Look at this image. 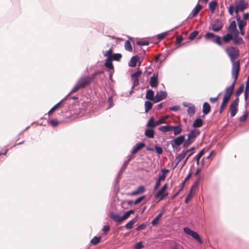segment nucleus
<instances>
[{"label": "nucleus", "mask_w": 249, "mask_h": 249, "mask_svg": "<svg viewBox=\"0 0 249 249\" xmlns=\"http://www.w3.org/2000/svg\"><path fill=\"white\" fill-rule=\"evenodd\" d=\"M62 100L55 105L48 112L49 114L52 113L61 104Z\"/></svg>", "instance_id": "3c124183"}, {"label": "nucleus", "mask_w": 249, "mask_h": 249, "mask_svg": "<svg viewBox=\"0 0 249 249\" xmlns=\"http://www.w3.org/2000/svg\"><path fill=\"white\" fill-rule=\"evenodd\" d=\"M168 195V193L167 192H164L163 190L160 189L155 194V197L156 198H159V201H160Z\"/></svg>", "instance_id": "2eb2a0df"}, {"label": "nucleus", "mask_w": 249, "mask_h": 249, "mask_svg": "<svg viewBox=\"0 0 249 249\" xmlns=\"http://www.w3.org/2000/svg\"><path fill=\"white\" fill-rule=\"evenodd\" d=\"M193 142L188 138L185 141L183 144V147L184 148H187Z\"/></svg>", "instance_id": "09e8293b"}, {"label": "nucleus", "mask_w": 249, "mask_h": 249, "mask_svg": "<svg viewBox=\"0 0 249 249\" xmlns=\"http://www.w3.org/2000/svg\"><path fill=\"white\" fill-rule=\"evenodd\" d=\"M215 35L213 33H211V32H207L205 35V37L206 39H212V40L213 38H214Z\"/></svg>", "instance_id": "49530a36"}, {"label": "nucleus", "mask_w": 249, "mask_h": 249, "mask_svg": "<svg viewBox=\"0 0 249 249\" xmlns=\"http://www.w3.org/2000/svg\"><path fill=\"white\" fill-rule=\"evenodd\" d=\"M122 55L120 53H114L112 56V59L114 60L119 61L121 59Z\"/></svg>", "instance_id": "5fc2aeb1"}, {"label": "nucleus", "mask_w": 249, "mask_h": 249, "mask_svg": "<svg viewBox=\"0 0 249 249\" xmlns=\"http://www.w3.org/2000/svg\"><path fill=\"white\" fill-rule=\"evenodd\" d=\"M171 131L173 130L174 135L179 134L182 131V126L180 124L177 125H172Z\"/></svg>", "instance_id": "f3484780"}, {"label": "nucleus", "mask_w": 249, "mask_h": 249, "mask_svg": "<svg viewBox=\"0 0 249 249\" xmlns=\"http://www.w3.org/2000/svg\"><path fill=\"white\" fill-rule=\"evenodd\" d=\"M168 35V32H166L162 33L158 35V39L160 40H161L164 38L167 35Z\"/></svg>", "instance_id": "8fccbe9b"}, {"label": "nucleus", "mask_w": 249, "mask_h": 249, "mask_svg": "<svg viewBox=\"0 0 249 249\" xmlns=\"http://www.w3.org/2000/svg\"><path fill=\"white\" fill-rule=\"evenodd\" d=\"M145 191V188L143 186H140L137 188V189L131 193V195L133 196H135L138 195L139 194L142 193Z\"/></svg>", "instance_id": "bb28decb"}, {"label": "nucleus", "mask_w": 249, "mask_h": 249, "mask_svg": "<svg viewBox=\"0 0 249 249\" xmlns=\"http://www.w3.org/2000/svg\"><path fill=\"white\" fill-rule=\"evenodd\" d=\"M237 107L238 106L231 104L230 106V111L231 117H234L236 115L238 110Z\"/></svg>", "instance_id": "b1692460"}, {"label": "nucleus", "mask_w": 249, "mask_h": 249, "mask_svg": "<svg viewBox=\"0 0 249 249\" xmlns=\"http://www.w3.org/2000/svg\"><path fill=\"white\" fill-rule=\"evenodd\" d=\"M124 48L125 49L128 51L131 52L132 51L131 44L129 41H126L124 43Z\"/></svg>", "instance_id": "a19ab883"}, {"label": "nucleus", "mask_w": 249, "mask_h": 249, "mask_svg": "<svg viewBox=\"0 0 249 249\" xmlns=\"http://www.w3.org/2000/svg\"><path fill=\"white\" fill-rule=\"evenodd\" d=\"M202 8L203 7L201 5L197 4L192 10V14L193 17L196 16Z\"/></svg>", "instance_id": "cd10ccee"}, {"label": "nucleus", "mask_w": 249, "mask_h": 249, "mask_svg": "<svg viewBox=\"0 0 249 249\" xmlns=\"http://www.w3.org/2000/svg\"><path fill=\"white\" fill-rule=\"evenodd\" d=\"M105 66L109 69H113V66L111 60H110L109 58H107L106 60V62L105 63Z\"/></svg>", "instance_id": "e433bc0d"}, {"label": "nucleus", "mask_w": 249, "mask_h": 249, "mask_svg": "<svg viewBox=\"0 0 249 249\" xmlns=\"http://www.w3.org/2000/svg\"><path fill=\"white\" fill-rule=\"evenodd\" d=\"M203 124V121L200 118L196 119L193 124V126L195 128L201 127Z\"/></svg>", "instance_id": "7c9ffc66"}, {"label": "nucleus", "mask_w": 249, "mask_h": 249, "mask_svg": "<svg viewBox=\"0 0 249 249\" xmlns=\"http://www.w3.org/2000/svg\"><path fill=\"white\" fill-rule=\"evenodd\" d=\"M220 95V93H219V94L217 95V96H216L215 97H211L210 98V101L212 103H214L217 102L219 98Z\"/></svg>", "instance_id": "680f3d73"}, {"label": "nucleus", "mask_w": 249, "mask_h": 249, "mask_svg": "<svg viewBox=\"0 0 249 249\" xmlns=\"http://www.w3.org/2000/svg\"><path fill=\"white\" fill-rule=\"evenodd\" d=\"M164 213V210H162L152 221V224L154 226L157 225L159 222V219L161 218Z\"/></svg>", "instance_id": "c85d7f7f"}, {"label": "nucleus", "mask_w": 249, "mask_h": 249, "mask_svg": "<svg viewBox=\"0 0 249 249\" xmlns=\"http://www.w3.org/2000/svg\"><path fill=\"white\" fill-rule=\"evenodd\" d=\"M101 241V237L94 236L90 241V243L93 245H96L100 243Z\"/></svg>", "instance_id": "ea45409f"}, {"label": "nucleus", "mask_w": 249, "mask_h": 249, "mask_svg": "<svg viewBox=\"0 0 249 249\" xmlns=\"http://www.w3.org/2000/svg\"><path fill=\"white\" fill-rule=\"evenodd\" d=\"M136 222V219L134 218L132 220L129 221L125 226L126 229H131L132 228L133 225Z\"/></svg>", "instance_id": "58836bf2"}, {"label": "nucleus", "mask_w": 249, "mask_h": 249, "mask_svg": "<svg viewBox=\"0 0 249 249\" xmlns=\"http://www.w3.org/2000/svg\"><path fill=\"white\" fill-rule=\"evenodd\" d=\"M195 149V147L193 146L190 149H187L186 150H183L181 153H180L176 157V160H177V162L175 166V167H176L178 164V163L185 157L187 154L189 153V151H192Z\"/></svg>", "instance_id": "423d86ee"}, {"label": "nucleus", "mask_w": 249, "mask_h": 249, "mask_svg": "<svg viewBox=\"0 0 249 249\" xmlns=\"http://www.w3.org/2000/svg\"><path fill=\"white\" fill-rule=\"evenodd\" d=\"M183 231L184 232L192 236L193 238H194L199 243L202 244V241L199 236V235L196 232V231L192 230L188 227H185L183 229Z\"/></svg>", "instance_id": "7ed1b4c3"}, {"label": "nucleus", "mask_w": 249, "mask_h": 249, "mask_svg": "<svg viewBox=\"0 0 249 249\" xmlns=\"http://www.w3.org/2000/svg\"><path fill=\"white\" fill-rule=\"evenodd\" d=\"M145 98L154 102V92L151 89H148L146 92Z\"/></svg>", "instance_id": "a878e982"}, {"label": "nucleus", "mask_w": 249, "mask_h": 249, "mask_svg": "<svg viewBox=\"0 0 249 249\" xmlns=\"http://www.w3.org/2000/svg\"><path fill=\"white\" fill-rule=\"evenodd\" d=\"M248 116V111L247 110H246L245 114L241 116L239 118V122H245L247 120Z\"/></svg>", "instance_id": "c03bdc74"}, {"label": "nucleus", "mask_w": 249, "mask_h": 249, "mask_svg": "<svg viewBox=\"0 0 249 249\" xmlns=\"http://www.w3.org/2000/svg\"><path fill=\"white\" fill-rule=\"evenodd\" d=\"M230 100L229 99L227 98L226 97H223L222 102L221 103V106L220 107V110H219V113L221 114L226 107L227 106V105Z\"/></svg>", "instance_id": "393cba45"}, {"label": "nucleus", "mask_w": 249, "mask_h": 249, "mask_svg": "<svg viewBox=\"0 0 249 249\" xmlns=\"http://www.w3.org/2000/svg\"><path fill=\"white\" fill-rule=\"evenodd\" d=\"M185 141V135H182L177 137L175 138L173 140V142L172 143V147H174L175 146H178L180 145L183 142Z\"/></svg>", "instance_id": "9b49d317"}, {"label": "nucleus", "mask_w": 249, "mask_h": 249, "mask_svg": "<svg viewBox=\"0 0 249 249\" xmlns=\"http://www.w3.org/2000/svg\"><path fill=\"white\" fill-rule=\"evenodd\" d=\"M136 44L140 46H145V45H148L149 43L148 41L145 40V41H138L136 42Z\"/></svg>", "instance_id": "13d9d810"}, {"label": "nucleus", "mask_w": 249, "mask_h": 249, "mask_svg": "<svg viewBox=\"0 0 249 249\" xmlns=\"http://www.w3.org/2000/svg\"><path fill=\"white\" fill-rule=\"evenodd\" d=\"M244 88V86L243 84L240 85L236 91L235 96H239L240 95V94L243 91Z\"/></svg>", "instance_id": "a18cd8bd"}, {"label": "nucleus", "mask_w": 249, "mask_h": 249, "mask_svg": "<svg viewBox=\"0 0 249 249\" xmlns=\"http://www.w3.org/2000/svg\"><path fill=\"white\" fill-rule=\"evenodd\" d=\"M146 224L144 223L140 224L136 229V231H139L142 230H144L146 228Z\"/></svg>", "instance_id": "052dcab7"}, {"label": "nucleus", "mask_w": 249, "mask_h": 249, "mask_svg": "<svg viewBox=\"0 0 249 249\" xmlns=\"http://www.w3.org/2000/svg\"><path fill=\"white\" fill-rule=\"evenodd\" d=\"M166 177L165 175H159L158 177V179L156 180V183L154 186V189L157 190L160 184V182L162 180H164L165 179V178Z\"/></svg>", "instance_id": "6ab92c4d"}, {"label": "nucleus", "mask_w": 249, "mask_h": 249, "mask_svg": "<svg viewBox=\"0 0 249 249\" xmlns=\"http://www.w3.org/2000/svg\"><path fill=\"white\" fill-rule=\"evenodd\" d=\"M93 81V77L91 76H84L80 77L77 81L76 85L73 88L69 94L75 92L80 89H84L89 85Z\"/></svg>", "instance_id": "f03ea898"}, {"label": "nucleus", "mask_w": 249, "mask_h": 249, "mask_svg": "<svg viewBox=\"0 0 249 249\" xmlns=\"http://www.w3.org/2000/svg\"><path fill=\"white\" fill-rule=\"evenodd\" d=\"M198 31H194L192 32L189 36V39L190 40L194 39L198 35Z\"/></svg>", "instance_id": "de8ad7c7"}, {"label": "nucleus", "mask_w": 249, "mask_h": 249, "mask_svg": "<svg viewBox=\"0 0 249 249\" xmlns=\"http://www.w3.org/2000/svg\"><path fill=\"white\" fill-rule=\"evenodd\" d=\"M239 34L233 35V42L234 45H239L244 43L243 38L239 36Z\"/></svg>", "instance_id": "4468645a"}, {"label": "nucleus", "mask_w": 249, "mask_h": 249, "mask_svg": "<svg viewBox=\"0 0 249 249\" xmlns=\"http://www.w3.org/2000/svg\"><path fill=\"white\" fill-rule=\"evenodd\" d=\"M111 53H112V50L111 49H110L107 51L105 53H104V55L105 56H107L108 57H110L111 55Z\"/></svg>", "instance_id": "338daca9"}, {"label": "nucleus", "mask_w": 249, "mask_h": 249, "mask_svg": "<svg viewBox=\"0 0 249 249\" xmlns=\"http://www.w3.org/2000/svg\"><path fill=\"white\" fill-rule=\"evenodd\" d=\"M192 190H193V188L190 190L189 194L185 198V203H187L188 202V201H190V199L192 198V195L191 194V193H192Z\"/></svg>", "instance_id": "864d4df0"}, {"label": "nucleus", "mask_w": 249, "mask_h": 249, "mask_svg": "<svg viewBox=\"0 0 249 249\" xmlns=\"http://www.w3.org/2000/svg\"><path fill=\"white\" fill-rule=\"evenodd\" d=\"M236 20L238 22L239 29H242L246 26L247 22L242 20L240 16L238 15L236 16Z\"/></svg>", "instance_id": "412c9836"}, {"label": "nucleus", "mask_w": 249, "mask_h": 249, "mask_svg": "<svg viewBox=\"0 0 249 249\" xmlns=\"http://www.w3.org/2000/svg\"><path fill=\"white\" fill-rule=\"evenodd\" d=\"M179 108H180L179 106H173V107H171L170 108V110H173V111H177L178 110H179Z\"/></svg>", "instance_id": "774afa93"}, {"label": "nucleus", "mask_w": 249, "mask_h": 249, "mask_svg": "<svg viewBox=\"0 0 249 249\" xmlns=\"http://www.w3.org/2000/svg\"><path fill=\"white\" fill-rule=\"evenodd\" d=\"M131 159L132 156H129L128 159L124 163L121 169H120L119 173V174H121L124 172Z\"/></svg>", "instance_id": "c756f323"}, {"label": "nucleus", "mask_w": 249, "mask_h": 249, "mask_svg": "<svg viewBox=\"0 0 249 249\" xmlns=\"http://www.w3.org/2000/svg\"><path fill=\"white\" fill-rule=\"evenodd\" d=\"M172 125H168L161 126L159 128V130L162 132H167L171 131Z\"/></svg>", "instance_id": "72a5a7b5"}, {"label": "nucleus", "mask_w": 249, "mask_h": 249, "mask_svg": "<svg viewBox=\"0 0 249 249\" xmlns=\"http://www.w3.org/2000/svg\"><path fill=\"white\" fill-rule=\"evenodd\" d=\"M145 136L149 138H153L154 137V131L153 128L148 127L145 131Z\"/></svg>", "instance_id": "4be33fe9"}, {"label": "nucleus", "mask_w": 249, "mask_h": 249, "mask_svg": "<svg viewBox=\"0 0 249 249\" xmlns=\"http://www.w3.org/2000/svg\"><path fill=\"white\" fill-rule=\"evenodd\" d=\"M232 75V78L234 79V81L230 86L226 88L225 93L224 96V97H226L227 98L229 99H230L231 96L233 93V89L234 88V86H235V84L236 83V81L237 79V78L235 79V76L233 75Z\"/></svg>", "instance_id": "39448f33"}, {"label": "nucleus", "mask_w": 249, "mask_h": 249, "mask_svg": "<svg viewBox=\"0 0 249 249\" xmlns=\"http://www.w3.org/2000/svg\"><path fill=\"white\" fill-rule=\"evenodd\" d=\"M145 112H148L152 107V104L150 101H145L144 103Z\"/></svg>", "instance_id": "4c0bfd02"}, {"label": "nucleus", "mask_w": 249, "mask_h": 249, "mask_svg": "<svg viewBox=\"0 0 249 249\" xmlns=\"http://www.w3.org/2000/svg\"><path fill=\"white\" fill-rule=\"evenodd\" d=\"M233 35L229 33L223 36V40L224 42L228 43L233 39Z\"/></svg>", "instance_id": "2f4dec72"}, {"label": "nucleus", "mask_w": 249, "mask_h": 249, "mask_svg": "<svg viewBox=\"0 0 249 249\" xmlns=\"http://www.w3.org/2000/svg\"><path fill=\"white\" fill-rule=\"evenodd\" d=\"M143 247V246L142 242H139L135 245V246L134 247V249H141Z\"/></svg>", "instance_id": "0e129e2a"}, {"label": "nucleus", "mask_w": 249, "mask_h": 249, "mask_svg": "<svg viewBox=\"0 0 249 249\" xmlns=\"http://www.w3.org/2000/svg\"><path fill=\"white\" fill-rule=\"evenodd\" d=\"M228 31L232 35L239 34L238 30L237 29L236 24L234 20L231 22L228 28Z\"/></svg>", "instance_id": "f8f14e48"}, {"label": "nucleus", "mask_w": 249, "mask_h": 249, "mask_svg": "<svg viewBox=\"0 0 249 249\" xmlns=\"http://www.w3.org/2000/svg\"><path fill=\"white\" fill-rule=\"evenodd\" d=\"M141 71L138 70L131 75V78H138V77L141 75Z\"/></svg>", "instance_id": "603ef678"}, {"label": "nucleus", "mask_w": 249, "mask_h": 249, "mask_svg": "<svg viewBox=\"0 0 249 249\" xmlns=\"http://www.w3.org/2000/svg\"><path fill=\"white\" fill-rule=\"evenodd\" d=\"M200 133V132L199 130L194 129L188 135V138L194 142L196 140V137L198 136Z\"/></svg>", "instance_id": "ddd939ff"}, {"label": "nucleus", "mask_w": 249, "mask_h": 249, "mask_svg": "<svg viewBox=\"0 0 249 249\" xmlns=\"http://www.w3.org/2000/svg\"><path fill=\"white\" fill-rule=\"evenodd\" d=\"M110 217L114 221L116 222H121L124 220V219H123V216H121L119 214L114 213H112L110 214Z\"/></svg>", "instance_id": "dca6fc26"}, {"label": "nucleus", "mask_w": 249, "mask_h": 249, "mask_svg": "<svg viewBox=\"0 0 249 249\" xmlns=\"http://www.w3.org/2000/svg\"><path fill=\"white\" fill-rule=\"evenodd\" d=\"M212 41L219 46L222 45L220 37L218 36H215V37L213 39Z\"/></svg>", "instance_id": "37998d69"}, {"label": "nucleus", "mask_w": 249, "mask_h": 249, "mask_svg": "<svg viewBox=\"0 0 249 249\" xmlns=\"http://www.w3.org/2000/svg\"><path fill=\"white\" fill-rule=\"evenodd\" d=\"M155 150H156V152L158 154H161L162 153V148L160 147V146H155Z\"/></svg>", "instance_id": "e2e57ef3"}, {"label": "nucleus", "mask_w": 249, "mask_h": 249, "mask_svg": "<svg viewBox=\"0 0 249 249\" xmlns=\"http://www.w3.org/2000/svg\"><path fill=\"white\" fill-rule=\"evenodd\" d=\"M133 80V85L132 87V90L131 92H132V89L136 86H138L139 84V79L138 78H132Z\"/></svg>", "instance_id": "bf43d9fd"}, {"label": "nucleus", "mask_w": 249, "mask_h": 249, "mask_svg": "<svg viewBox=\"0 0 249 249\" xmlns=\"http://www.w3.org/2000/svg\"><path fill=\"white\" fill-rule=\"evenodd\" d=\"M145 196H141L138 197L133 203V204L136 205L138 203H140L142 200H143L145 198Z\"/></svg>", "instance_id": "4d7b16f0"}, {"label": "nucleus", "mask_w": 249, "mask_h": 249, "mask_svg": "<svg viewBox=\"0 0 249 249\" xmlns=\"http://www.w3.org/2000/svg\"><path fill=\"white\" fill-rule=\"evenodd\" d=\"M225 52L232 63L231 75H233L235 79L237 78L240 71V62L235 60L239 56V50L237 48L230 46L225 49Z\"/></svg>", "instance_id": "f257e3e1"}, {"label": "nucleus", "mask_w": 249, "mask_h": 249, "mask_svg": "<svg viewBox=\"0 0 249 249\" xmlns=\"http://www.w3.org/2000/svg\"><path fill=\"white\" fill-rule=\"evenodd\" d=\"M145 146V143L144 142H138L133 147L131 153L134 154L137 152V151L142 148Z\"/></svg>", "instance_id": "a211bd4d"}, {"label": "nucleus", "mask_w": 249, "mask_h": 249, "mask_svg": "<svg viewBox=\"0 0 249 249\" xmlns=\"http://www.w3.org/2000/svg\"><path fill=\"white\" fill-rule=\"evenodd\" d=\"M167 93L165 91L160 90L157 92L154 98V103H157L164 99L167 97Z\"/></svg>", "instance_id": "9d476101"}, {"label": "nucleus", "mask_w": 249, "mask_h": 249, "mask_svg": "<svg viewBox=\"0 0 249 249\" xmlns=\"http://www.w3.org/2000/svg\"><path fill=\"white\" fill-rule=\"evenodd\" d=\"M235 7L234 5H231L228 9V12L230 15L232 16L233 15L234 11H235Z\"/></svg>", "instance_id": "6e6d98bb"}, {"label": "nucleus", "mask_w": 249, "mask_h": 249, "mask_svg": "<svg viewBox=\"0 0 249 249\" xmlns=\"http://www.w3.org/2000/svg\"><path fill=\"white\" fill-rule=\"evenodd\" d=\"M211 111V106L208 102H205L203 105L202 112L204 114H208Z\"/></svg>", "instance_id": "5701e85b"}, {"label": "nucleus", "mask_w": 249, "mask_h": 249, "mask_svg": "<svg viewBox=\"0 0 249 249\" xmlns=\"http://www.w3.org/2000/svg\"><path fill=\"white\" fill-rule=\"evenodd\" d=\"M50 124L53 127H55L57 125L58 122L54 120H51L50 121Z\"/></svg>", "instance_id": "69168bd1"}, {"label": "nucleus", "mask_w": 249, "mask_h": 249, "mask_svg": "<svg viewBox=\"0 0 249 249\" xmlns=\"http://www.w3.org/2000/svg\"><path fill=\"white\" fill-rule=\"evenodd\" d=\"M204 153V149H203L199 152V153L197 154V155H196L195 157V159H196V163L197 165H198L199 164L200 159L203 155Z\"/></svg>", "instance_id": "c9c22d12"}, {"label": "nucleus", "mask_w": 249, "mask_h": 249, "mask_svg": "<svg viewBox=\"0 0 249 249\" xmlns=\"http://www.w3.org/2000/svg\"><path fill=\"white\" fill-rule=\"evenodd\" d=\"M196 111L195 107L193 105H191L189 106L187 109V113L190 116H192L194 115Z\"/></svg>", "instance_id": "473e14b6"}, {"label": "nucleus", "mask_w": 249, "mask_h": 249, "mask_svg": "<svg viewBox=\"0 0 249 249\" xmlns=\"http://www.w3.org/2000/svg\"><path fill=\"white\" fill-rule=\"evenodd\" d=\"M223 24L219 19H216L213 21L212 26V30L214 32H218L223 28Z\"/></svg>", "instance_id": "1a4fd4ad"}, {"label": "nucleus", "mask_w": 249, "mask_h": 249, "mask_svg": "<svg viewBox=\"0 0 249 249\" xmlns=\"http://www.w3.org/2000/svg\"><path fill=\"white\" fill-rule=\"evenodd\" d=\"M158 76V73L155 72L150 77L149 85L151 87L156 88L158 87L159 85Z\"/></svg>", "instance_id": "6e6552de"}, {"label": "nucleus", "mask_w": 249, "mask_h": 249, "mask_svg": "<svg viewBox=\"0 0 249 249\" xmlns=\"http://www.w3.org/2000/svg\"><path fill=\"white\" fill-rule=\"evenodd\" d=\"M248 3L245 1V0H239L235 6V13L238 14L239 11L243 12L245 9L248 8Z\"/></svg>", "instance_id": "20e7f679"}, {"label": "nucleus", "mask_w": 249, "mask_h": 249, "mask_svg": "<svg viewBox=\"0 0 249 249\" xmlns=\"http://www.w3.org/2000/svg\"><path fill=\"white\" fill-rule=\"evenodd\" d=\"M139 56L137 55L132 56L128 63L129 66L131 67H135L137 61L139 60Z\"/></svg>", "instance_id": "aec40b11"}, {"label": "nucleus", "mask_w": 249, "mask_h": 249, "mask_svg": "<svg viewBox=\"0 0 249 249\" xmlns=\"http://www.w3.org/2000/svg\"><path fill=\"white\" fill-rule=\"evenodd\" d=\"M134 212H135L134 210H129V211L126 212L123 215V219H124V220L126 219L127 218H128L129 217L130 214L134 213Z\"/></svg>", "instance_id": "79ce46f5"}, {"label": "nucleus", "mask_w": 249, "mask_h": 249, "mask_svg": "<svg viewBox=\"0 0 249 249\" xmlns=\"http://www.w3.org/2000/svg\"><path fill=\"white\" fill-rule=\"evenodd\" d=\"M164 120V118H160L158 120L155 121L154 118L151 117L147 123V127H152L154 128L156 126L163 124Z\"/></svg>", "instance_id": "0eeeda50"}, {"label": "nucleus", "mask_w": 249, "mask_h": 249, "mask_svg": "<svg viewBox=\"0 0 249 249\" xmlns=\"http://www.w3.org/2000/svg\"><path fill=\"white\" fill-rule=\"evenodd\" d=\"M217 6V2L215 1H212L209 4V7L212 12H213Z\"/></svg>", "instance_id": "f704fd0d"}]
</instances>
